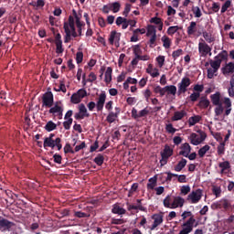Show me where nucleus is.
I'll use <instances>...</instances> for the list:
<instances>
[{
	"label": "nucleus",
	"instance_id": "3",
	"mask_svg": "<svg viewBox=\"0 0 234 234\" xmlns=\"http://www.w3.org/2000/svg\"><path fill=\"white\" fill-rule=\"evenodd\" d=\"M54 136H56V134L50 133L48 137L44 139V148L47 149V147H51V149H54V147H57L58 151H61L63 148V144H61V138L57 137L54 140Z\"/></svg>",
	"mask_w": 234,
	"mask_h": 234
},
{
	"label": "nucleus",
	"instance_id": "7",
	"mask_svg": "<svg viewBox=\"0 0 234 234\" xmlns=\"http://www.w3.org/2000/svg\"><path fill=\"white\" fill-rule=\"evenodd\" d=\"M206 138H207V134H206V133L202 131L199 132V135L193 133L190 135V143L192 144V145H200V144H202V142H204Z\"/></svg>",
	"mask_w": 234,
	"mask_h": 234
},
{
	"label": "nucleus",
	"instance_id": "31",
	"mask_svg": "<svg viewBox=\"0 0 234 234\" xmlns=\"http://www.w3.org/2000/svg\"><path fill=\"white\" fill-rule=\"evenodd\" d=\"M163 204L165 207L171 209L173 204V197L171 195H167L163 200Z\"/></svg>",
	"mask_w": 234,
	"mask_h": 234
},
{
	"label": "nucleus",
	"instance_id": "30",
	"mask_svg": "<svg viewBox=\"0 0 234 234\" xmlns=\"http://www.w3.org/2000/svg\"><path fill=\"white\" fill-rule=\"evenodd\" d=\"M186 165H187V160L182 158L181 161H179L178 164L175 166V171H176V173H180V171H182Z\"/></svg>",
	"mask_w": 234,
	"mask_h": 234
},
{
	"label": "nucleus",
	"instance_id": "37",
	"mask_svg": "<svg viewBox=\"0 0 234 234\" xmlns=\"http://www.w3.org/2000/svg\"><path fill=\"white\" fill-rule=\"evenodd\" d=\"M209 149H211V146H209L207 144L201 147L197 152L199 158H204V156H206V153H207V151H209Z\"/></svg>",
	"mask_w": 234,
	"mask_h": 234
},
{
	"label": "nucleus",
	"instance_id": "19",
	"mask_svg": "<svg viewBox=\"0 0 234 234\" xmlns=\"http://www.w3.org/2000/svg\"><path fill=\"white\" fill-rule=\"evenodd\" d=\"M186 199L180 196L173 197L172 207L170 209H176V207H184Z\"/></svg>",
	"mask_w": 234,
	"mask_h": 234
},
{
	"label": "nucleus",
	"instance_id": "41",
	"mask_svg": "<svg viewBox=\"0 0 234 234\" xmlns=\"http://www.w3.org/2000/svg\"><path fill=\"white\" fill-rule=\"evenodd\" d=\"M226 153V142H222L218 146V156H222Z\"/></svg>",
	"mask_w": 234,
	"mask_h": 234
},
{
	"label": "nucleus",
	"instance_id": "33",
	"mask_svg": "<svg viewBox=\"0 0 234 234\" xmlns=\"http://www.w3.org/2000/svg\"><path fill=\"white\" fill-rule=\"evenodd\" d=\"M105 83H111L112 81V68L108 67L105 72V78H104Z\"/></svg>",
	"mask_w": 234,
	"mask_h": 234
},
{
	"label": "nucleus",
	"instance_id": "58",
	"mask_svg": "<svg viewBox=\"0 0 234 234\" xmlns=\"http://www.w3.org/2000/svg\"><path fill=\"white\" fill-rule=\"evenodd\" d=\"M165 174L167 175V176L165 177V182H171L173 178H176V176H178L177 174H173L171 172H165Z\"/></svg>",
	"mask_w": 234,
	"mask_h": 234
},
{
	"label": "nucleus",
	"instance_id": "47",
	"mask_svg": "<svg viewBox=\"0 0 234 234\" xmlns=\"http://www.w3.org/2000/svg\"><path fill=\"white\" fill-rule=\"evenodd\" d=\"M229 83H230V87L228 90L229 96L230 98H234V78L233 77L230 79Z\"/></svg>",
	"mask_w": 234,
	"mask_h": 234
},
{
	"label": "nucleus",
	"instance_id": "28",
	"mask_svg": "<svg viewBox=\"0 0 234 234\" xmlns=\"http://www.w3.org/2000/svg\"><path fill=\"white\" fill-rule=\"evenodd\" d=\"M148 182L149 183L147 184V189H152V190L154 189L158 182V176H154L148 180Z\"/></svg>",
	"mask_w": 234,
	"mask_h": 234
},
{
	"label": "nucleus",
	"instance_id": "14",
	"mask_svg": "<svg viewBox=\"0 0 234 234\" xmlns=\"http://www.w3.org/2000/svg\"><path fill=\"white\" fill-rule=\"evenodd\" d=\"M73 18L76 21V27L78 28L79 36H82V27H85V22H81V13L76 12V9L72 10Z\"/></svg>",
	"mask_w": 234,
	"mask_h": 234
},
{
	"label": "nucleus",
	"instance_id": "54",
	"mask_svg": "<svg viewBox=\"0 0 234 234\" xmlns=\"http://www.w3.org/2000/svg\"><path fill=\"white\" fill-rule=\"evenodd\" d=\"M188 98H189L190 101L195 103V101H197L198 98H200V93L193 92V93H191V95Z\"/></svg>",
	"mask_w": 234,
	"mask_h": 234
},
{
	"label": "nucleus",
	"instance_id": "6",
	"mask_svg": "<svg viewBox=\"0 0 234 234\" xmlns=\"http://www.w3.org/2000/svg\"><path fill=\"white\" fill-rule=\"evenodd\" d=\"M195 222H197V219H195V216L192 218H189L185 223L182 225V229L179 231L178 234H189L191 231H193V226H195Z\"/></svg>",
	"mask_w": 234,
	"mask_h": 234
},
{
	"label": "nucleus",
	"instance_id": "9",
	"mask_svg": "<svg viewBox=\"0 0 234 234\" xmlns=\"http://www.w3.org/2000/svg\"><path fill=\"white\" fill-rule=\"evenodd\" d=\"M136 202L137 205L126 203L128 211H131L133 215H134V213H138V211H147V208L142 206V199H137Z\"/></svg>",
	"mask_w": 234,
	"mask_h": 234
},
{
	"label": "nucleus",
	"instance_id": "57",
	"mask_svg": "<svg viewBox=\"0 0 234 234\" xmlns=\"http://www.w3.org/2000/svg\"><path fill=\"white\" fill-rule=\"evenodd\" d=\"M181 217L182 220H186V218H191L192 217H195V215H193L192 211H184Z\"/></svg>",
	"mask_w": 234,
	"mask_h": 234
},
{
	"label": "nucleus",
	"instance_id": "50",
	"mask_svg": "<svg viewBox=\"0 0 234 234\" xmlns=\"http://www.w3.org/2000/svg\"><path fill=\"white\" fill-rule=\"evenodd\" d=\"M136 191H138V183H133L128 192V197H133V195H134Z\"/></svg>",
	"mask_w": 234,
	"mask_h": 234
},
{
	"label": "nucleus",
	"instance_id": "45",
	"mask_svg": "<svg viewBox=\"0 0 234 234\" xmlns=\"http://www.w3.org/2000/svg\"><path fill=\"white\" fill-rule=\"evenodd\" d=\"M219 167L221 168V173L227 171V169H230L231 165H229V161H224L219 163Z\"/></svg>",
	"mask_w": 234,
	"mask_h": 234
},
{
	"label": "nucleus",
	"instance_id": "63",
	"mask_svg": "<svg viewBox=\"0 0 234 234\" xmlns=\"http://www.w3.org/2000/svg\"><path fill=\"white\" fill-rule=\"evenodd\" d=\"M56 45V53L57 54H63L65 49L63 48V43L55 44Z\"/></svg>",
	"mask_w": 234,
	"mask_h": 234
},
{
	"label": "nucleus",
	"instance_id": "48",
	"mask_svg": "<svg viewBox=\"0 0 234 234\" xmlns=\"http://www.w3.org/2000/svg\"><path fill=\"white\" fill-rule=\"evenodd\" d=\"M70 101L71 103L78 104V103H81V99L79 94L73 93L70 97Z\"/></svg>",
	"mask_w": 234,
	"mask_h": 234
},
{
	"label": "nucleus",
	"instance_id": "32",
	"mask_svg": "<svg viewBox=\"0 0 234 234\" xmlns=\"http://www.w3.org/2000/svg\"><path fill=\"white\" fill-rule=\"evenodd\" d=\"M202 120V117L200 115H195L188 119V124L189 127H193V125H197Z\"/></svg>",
	"mask_w": 234,
	"mask_h": 234
},
{
	"label": "nucleus",
	"instance_id": "40",
	"mask_svg": "<svg viewBox=\"0 0 234 234\" xmlns=\"http://www.w3.org/2000/svg\"><path fill=\"white\" fill-rule=\"evenodd\" d=\"M116 118H118V115H116L114 112H110L106 118V122H108V123H114V122H116Z\"/></svg>",
	"mask_w": 234,
	"mask_h": 234
},
{
	"label": "nucleus",
	"instance_id": "8",
	"mask_svg": "<svg viewBox=\"0 0 234 234\" xmlns=\"http://www.w3.org/2000/svg\"><path fill=\"white\" fill-rule=\"evenodd\" d=\"M198 52L200 58H207V54L211 56V47L206 43L204 39L201 38V42L198 43Z\"/></svg>",
	"mask_w": 234,
	"mask_h": 234
},
{
	"label": "nucleus",
	"instance_id": "39",
	"mask_svg": "<svg viewBox=\"0 0 234 234\" xmlns=\"http://www.w3.org/2000/svg\"><path fill=\"white\" fill-rule=\"evenodd\" d=\"M214 59H220L222 61H226L228 59V51L222 50L218 55H217Z\"/></svg>",
	"mask_w": 234,
	"mask_h": 234
},
{
	"label": "nucleus",
	"instance_id": "29",
	"mask_svg": "<svg viewBox=\"0 0 234 234\" xmlns=\"http://www.w3.org/2000/svg\"><path fill=\"white\" fill-rule=\"evenodd\" d=\"M112 213H113L114 215H125V213H127V210L118 205H114L112 209Z\"/></svg>",
	"mask_w": 234,
	"mask_h": 234
},
{
	"label": "nucleus",
	"instance_id": "10",
	"mask_svg": "<svg viewBox=\"0 0 234 234\" xmlns=\"http://www.w3.org/2000/svg\"><path fill=\"white\" fill-rule=\"evenodd\" d=\"M54 105V94L52 91H48L42 96V107H53Z\"/></svg>",
	"mask_w": 234,
	"mask_h": 234
},
{
	"label": "nucleus",
	"instance_id": "16",
	"mask_svg": "<svg viewBox=\"0 0 234 234\" xmlns=\"http://www.w3.org/2000/svg\"><path fill=\"white\" fill-rule=\"evenodd\" d=\"M120 37H122V33L116 32V30H113L110 33L109 37V43L110 45H115V47H120Z\"/></svg>",
	"mask_w": 234,
	"mask_h": 234
},
{
	"label": "nucleus",
	"instance_id": "43",
	"mask_svg": "<svg viewBox=\"0 0 234 234\" xmlns=\"http://www.w3.org/2000/svg\"><path fill=\"white\" fill-rule=\"evenodd\" d=\"M110 5L112 6V12H113V14H118V11L120 10V8H122V4H120V2H113Z\"/></svg>",
	"mask_w": 234,
	"mask_h": 234
},
{
	"label": "nucleus",
	"instance_id": "38",
	"mask_svg": "<svg viewBox=\"0 0 234 234\" xmlns=\"http://www.w3.org/2000/svg\"><path fill=\"white\" fill-rule=\"evenodd\" d=\"M161 41L163 42V47L165 48H171V38L167 36H163Z\"/></svg>",
	"mask_w": 234,
	"mask_h": 234
},
{
	"label": "nucleus",
	"instance_id": "55",
	"mask_svg": "<svg viewBox=\"0 0 234 234\" xmlns=\"http://www.w3.org/2000/svg\"><path fill=\"white\" fill-rule=\"evenodd\" d=\"M150 48H154L156 47V35H153L148 43Z\"/></svg>",
	"mask_w": 234,
	"mask_h": 234
},
{
	"label": "nucleus",
	"instance_id": "56",
	"mask_svg": "<svg viewBox=\"0 0 234 234\" xmlns=\"http://www.w3.org/2000/svg\"><path fill=\"white\" fill-rule=\"evenodd\" d=\"M133 54L135 57H137V58L138 57L142 56V48H140V45H135L133 47Z\"/></svg>",
	"mask_w": 234,
	"mask_h": 234
},
{
	"label": "nucleus",
	"instance_id": "34",
	"mask_svg": "<svg viewBox=\"0 0 234 234\" xmlns=\"http://www.w3.org/2000/svg\"><path fill=\"white\" fill-rule=\"evenodd\" d=\"M166 95L167 96H176V86L169 85L165 86Z\"/></svg>",
	"mask_w": 234,
	"mask_h": 234
},
{
	"label": "nucleus",
	"instance_id": "5",
	"mask_svg": "<svg viewBox=\"0 0 234 234\" xmlns=\"http://www.w3.org/2000/svg\"><path fill=\"white\" fill-rule=\"evenodd\" d=\"M48 112L49 114H53V116H58V120H61V118H63V102L58 101L53 103V106L49 108Z\"/></svg>",
	"mask_w": 234,
	"mask_h": 234
},
{
	"label": "nucleus",
	"instance_id": "12",
	"mask_svg": "<svg viewBox=\"0 0 234 234\" xmlns=\"http://www.w3.org/2000/svg\"><path fill=\"white\" fill-rule=\"evenodd\" d=\"M229 207H231V203H229V200L228 199H221L211 205L212 209H224L225 211H228Z\"/></svg>",
	"mask_w": 234,
	"mask_h": 234
},
{
	"label": "nucleus",
	"instance_id": "25",
	"mask_svg": "<svg viewBox=\"0 0 234 234\" xmlns=\"http://www.w3.org/2000/svg\"><path fill=\"white\" fill-rule=\"evenodd\" d=\"M185 116H187V112H186V111L184 110L180 112H175L174 116H172L171 120L172 122H178L182 120Z\"/></svg>",
	"mask_w": 234,
	"mask_h": 234
},
{
	"label": "nucleus",
	"instance_id": "23",
	"mask_svg": "<svg viewBox=\"0 0 234 234\" xmlns=\"http://www.w3.org/2000/svg\"><path fill=\"white\" fill-rule=\"evenodd\" d=\"M173 156V148L169 144H165L163 152H161L162 158H171Z\"/></svg>",
	"mask_w": 234,
	"mask_h": 234
},
{
	"label": "nucleus",
	"instance_id": "15",
	"mask_svg": "<svg viewBox=\"0 0 234 234\" xmlns=\"http://www.w3.org/2000/svg\"><path fill=\"white\" fill-rule=\"evenodd\" d=\"M89 116H90V114L87 112V107H85V104L80 103L79 105V112L74 115L75 120H83L89 118Z\"/></svg>",
	"mask_w": 234,
	"mask_h": 234
},
{
	"label": "nucleus",
	"instance_id": "4",
	"mask_svg": "<svg viewBox=\"0 0 234 234\" xmlns=\"http://www.w3.org/2000/svg\"><path fill=\"white\" fill-rule=\"evenodd\" d=\"M209 65L211 68H208L207 72V78L208 80H213L215 76H217L216 73L218 72V69H220V65H222V60L214 58L209 60Z\"/></svg>",
	"mask_w": 234,
	"mask_h": 234
},
{
	"label": "nucleus",
	"instance_id": "44",
	"mask_svg": "<svg viewBox=\"0 0 234 234\" xmlns=\"http://www.w3.org/2000/svg\"><path fill=\"white\" fill-rule=\"evenodd\" d=\"M98 165H103V162H105V157L101 154H98V155L93 159Z\"/></svg>",
	"mask_w": 234,
	"mask_h": 234
},
{
	"label": "nucleus",
	"instance_id": "35",
	"mask_svg": "<svg viewBox=\"0 0 234 234\" xmlns=\"http://www.w3.org/2000/svg\"><path fill=\"white\" fill-rule=\"evenodd\" d=\"M58 125L52 121L48 122L44 127V129H46L48 133H52V131H56Z\"/></svg>",
	"mask_w": 234,
	"mask_h": 234
},
{
	"label": "nucleus",
	"instance_id": "42",
	"mask_svg": "<svg viewBox=\"0 0 234 234\" xmlns=\"http://www.w3.org/2000/svg\"><path fill=\"white\" fill-rule=\"evenodd\" d=\"M203 37L207 41V43H213L215 41V37L207 31L203 32Z\"/></svg>",
	"mask_w": 234,
	"mask_h": 234
},
{
	"label": "nucleus",
	"instance_id": "64",
	"mask_svg": "<svg viewBox=\"0 0 234 234\" xmlns=\"http://www.w3.org/2000/svg\"><path fill=\"white\" fill-rule=\"evenodd\" d=\"M80 100H83L87 96V90L85 89H80L76 92Z\"/></svg>",
	"mask_w": 234,
	"mask_h": 234
},
{
	"label": "nucleus",
	"instance_id": "26",
	"mask_svg": "<svg viewBox=\"0 0 234 234\" xmlns=\"http://www.w3.org/2000/svg\"><path fill=\"white\" fill-rule=\"evenodd\" d=\"M223 103L225 105V116H229L231 114V100L228 97L224 98Z\"/></svg>",
	"mask_w": 234,
	"mask_h": 234
},
{
	"label": "nucleus",
	"instance_id": "20",
	"mask_svg": "<svg viewBox=\"0 0 234 234\" xmlns=\"http://www.w3.org/2000/svg\"><path fill=\"white\" fill-rule=\"evenodd\" d=\"M68 27L71 32V37H78V33L76 32V21L74 20V16H69Z\"/></svg>",
	"mask_w": 234,
	"mask_h": 234
},
{
	"label": "nucleus",
	"instance_id": "61",
	"mask_svg": "<svg viewBox=\"0 0 234 234\" xmlns=\"http://www.w3.org/2000/svg\"><path fill=\"white\" fill-rule=\"evenodd\" d=\"M76 61L78 65L83 62V52L79 51L76 53Z\"/></svg>",
	"mask_w": 234,
	"mask_h": 234
},
{
	"label": "nucleus",
	"instance_id": "59",
	"mask_svg": "<svg viewBox=\"0 0 234 234\" xmlns=\"http://www.w3.org/2000/svg\"><path fill=\"white\" fill-rule=\"evenodd\" d=\"M180 191H181V195H188L191 192V186H183Z\"/></svg>",
	"mask_w": 234,
	"mask_h": 234
},
{
	"label": "nucleus",
	"instance_id": "18",
	"mask_svg": "<svg viewBox=\"0 0 234 234\" xmlns=\"http://www.w3.org/2000/svg\"><path fill=\"white\" fill-rule=\"evenodd\" d=\"M152 220H154V223L151 227V231L156 229V228H158V226H160V224L164 222V214L163 213L154 214L152 216Z\"/></svg>",
	"mask_w": 234,
	"mask_h": 234
},
{
	"label": "nucleus",
	"instance_id": "24",
	"mask_svg": "<svg viewBox=\"0 0 234 234\" xmlns=\"http://www.w3.org/2000/svg\"><path fill=\"white\" fill-rule=\"evenodd\" d=\"M209 105H211V102L207 100V97H201L198 103H197V107L199 109H207V107H209Z\"/></svg>",
	"mask_w": 234,
	"mask_h": 234
},
{
	"label": "nucleus",
	"instance_id": "49",
	"mask_svg": "<svg viewBox=\"0 0 234 234\" xmlns=\"http://www.w3.org/2000/svg\"><path fill=\"white\" fill-rule=\"evenodd\" d=\"M146 36H156V27L153 25L148 26Z\"/></svg>",
	"mask_w": 234,
	"mask_h": 234
},
{
	"label": "nucleus",
	"instance_id": "46",
	"mask_svg": "<svg viewBox=\"0 0 234 234\" xmlns=\"http://www.w3.org/2000/svg\"><path fill=\"white\" fill-rule=\"evenodd\" d=\"M178 30H180V27L172 26V27H168L167 34H168V36H174V34H176V32H178Z\"/></svg>",
	"mask_w": 234,
	"mask_h": 234
},
{
	"label": "nucleus",
	"instance_id": "27",
	"mask_svg": "<svg viewBox=\"0 0 234 234\" xmlns=\"http://www.w3.org/2000/svg\"><path fill=\"white\" fill-rule=\"evenodd\" d=\"M64 31H65V38H64V43H69L70 42L71 39V31L70 28L69 27V23L65 22L64 23Z\"/></svg>",
	"mask_w": 234,
	"mask_h": 234
},
{
	"label": "nucleus",
	"instance_id": "52",
	"mask_svg": "<svg viewBox=\"0 0 234 234\" xmlns=\"http://www.w3.org/2000/svg\"><path fill=\"white\" fill-rule=\"evenodd\" d=\"M165 131L169 134H175V133H176V128L173 127V123H168L165 125Z\"/></svg>",
	"mask_w": 234,
	"mask_h": 234
},
{
	"label": "nucleus",
	"instance_id": "13",
	"mask_svg": "<svg viewBox=\"0 0 234 234\" xmlns=\"http://www.w3.org/2000/svg\"><path fill=\"white\" fill-rule=\"evenodd\" d=\"M191 85V79L185 77L181 80V82L177 84L178 94H186L187 92V87Z\"/></svg>",
	"mask_w": 234,
	"mask_h": 234
},
{
	"label": "nucleus",
	"instance_id": "60",
	"mask_svg": "<svg viewBox=\"0 0 234 234\" xmlns=\"http://www.w3.org/2000/svg\"><path fill=\"white\" fill-rule=\"evenodd\" d=\"M72 118L68 119L63 122V127L66 131H69L70 129V125H72Z\"/></svg>",
	"mask_w": 234,
	"mask_h": 234
},
{
	"label": "nucleus",
	"instance_id": "17",
	"mask_svg": "<svg viewBox=\"0 0 234 234\" xmlns=\"http://www.w3.org/2000/svg\"><path fill=\"white\" fill-rule=\"evenodd\" d=\"M14 226H16L14 222H11L5 218H0V231H10Z\"/></svg>",
	"mask_w": 234,
	"mask_h": 234
},
{
	"label": "nucleus",
	"instance_id": "22",
	"mask_svg": "<svg viewBox=\"0 0 234 234\" xmlns=\"http://www.w3.org/2000/svg\"><path fill=\"white\" fill-rule=\"evenodd\" d=\"M181 151L179 152L180 156H188L191 153V145L188 143H185L180 146Z\"/></svg>",
	"mask_w": 234,
	"mask_h": 234
},
{
	"label": "nucleus",
	"instance_id": "21",
	"mask_svg": "<svg viewBox=\"0 0 234 234\" xmlns=\"http://www.w3.org/2000/svg\"><path fill=\"white\" fill-rule=\"evenodd\" d=\"M221 72H222V74H224V76L233 74L234 73V62H229L228 64H226L225 67H223L221 69Z\"/></svg>",
	"mask_w": 234,
	"mask_h": 234
},
{
	"label": "nucleus",
	"instance_id": "11",
	"mask_svg": "<svg viewBox=\"0 0 234 234\" xmlns=\"http://www.w3.org/2000/svg\"><path fill=\"white\" fill-rule=\"evenodd\" d=\"M202 199V189L198 188L196 191H192L188 196L186 200L191 202V204H198Z\"/></svg>",
	"mask_w": 234,
	"mask_h": 234
},
{
	"label": "nucleus",
	"instance_id": "53",
	"mask_svg": "<svg viewBox=\"0 0 234 234\" xmlns=\"http://www.w3.org/2000/svg\"><path fill=\"white\" fill-rule=\"evenodd\" d=\"M212 193L217 198H218V197H220V193H222V189L220 188V186H214L212 187Z\"/></svg>",
	"mask_w": 234,
	"mask_h": 234
},
{
	"label": "nucleus",
	"instance_id": "36",
	"mask_svg": "<svg viewBox=\"0 0 234 234\" xmlns=\"http://www.w3.org/2000/svg\"><path fill=\"white\" fill-rule=\"evenodd\" d=\"M188 36H193L197 32V22H190L189 27H187L186 30Z\"/></svg>",
	"mask_w": 234,
	"mask_h": 234
},
{
	"label": "nucleus",
	"instance_id": "62",
	"mask_svg": "<svg viewBox=\"0 0 234 234\" xmlns=\"http://www.w3.org/2000/svg\"><path fill=\"white\" fill-rule=\"evenodd\" d=\"M195 17H202V11H200V7L196 6L192 9Z\"/></svg>",
	"mask_w": 234,
	"mask_h": 234
},
{
	"label": "nucleus",
	"instance_id": "2",
	"mask_svg": "<svg viewBox=\"0 0 234 234\" xmlns=\"http://www.w3.org/2000/svg\"><path fill=\"white\" fill-rule=\"evenodd\" d=\"M106 100H107V93H105V91H101L97 99V103L94 101H90L87 104V107L90 112L94 111V109H97L98 112H101V111H103V107H105Z\"/></svg>",
	"mask_w": 234,
	"mask_h": 234
},
{
	"label": "nucleus",
	"instance_id": "1",
	"mask_svg": "<svg viewBox=\"0 0 234 234\" xmlns=\"http://www.w3.org/2000/svg\"><path fill=\"white\" fill-rule=\"evenodd\" d=\"M210 100L213 105L216 106L214 112L215 116L218 118V116H222L224 113V101L221 99L220 92H216L212 95H210Z\"/></svg>",
	"mask_w": 234,
	"mask_h": 234
},
{
	"label": "nucleus",
	"instance_id": "51",
	"mask_svg": "<svg viewBox=\"0 0 234 234\" xmlns=\"http://www.w3.org/2000/svg\"><path fill=\"white\" fill-rule=\"evenodd\" d=\"M231 6V0H227L221 6V14L228 12V8Z\"/></svg>",
	"mask_w": 234,
	"mask_h": 234
}]
</instances>
